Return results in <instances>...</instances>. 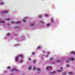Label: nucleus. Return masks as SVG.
I'll list each match as a JSON object with an SVG mask.
<instances>
[{
  "mask_svg": "<svg viewBox=\"0 0 75 75\" xmlns=\"http://www.w3.org/2000/svg\"><path fill=\"white\" fill-rule=\"evenodd\" d=\"M57 71L60 72H61V71L60 70H58Z\"/></svg>",
  "mask_w": 75,
  "mask_h": 75,
  "instance_id": "b1692460",
  "label": "nucleus"
},
{
  "mask_svg": "<svg viewBox=\"0 0 75 75\" xmlns=\"http://www.w3.org/2000/svg\"><path fill=\"white\" fill-rule=\"evenodd\" d=\"M50 74L51 75H52V74H56V72H55V71H54L53 72H50Z\"/></svg>",
  "mask_w": 75,
  "mask_h": 75,
  "instance_id": "20e7f679",
  "label": "nucleus"
},
{
  "mask_svg": "<svg viewBox=\"0 0 75 75\" xmlns=\"http://www.w3.org/2000/svg\"><path fill=\"white\" fill-rule=\"evenodd\" d=\"M18 57H16L15 58V60L16 61H18Z\"/></svg>",
  "mask_w": 75,
  "mask_h": 75,
  "instance_id": "9d476101",
  "label": "nucleus"
},
{
  "mask_svg": "<svg viewBox=\"0 0 75 75\" xmlns=\"http://www.w3.org/2000/svg\"><path fill=\"white\" fill-rule=\"evenodd\" d=\"M28 59H29V61H30L31 60V59L30 58H29Z\"/></svg>",
  "mask_w": 75,
  "mask_h": 75,
  "instance_id": "72a5a7b5",
  "label": "nucleus"
},
{
  "mask_svg": "<svg viewBox=\"0 0 75 75\" xmlns=\"http://www.w3.org/2000/svg\"><path fill=\"white\" fill-rule=\"evenodd\" d=\"M41 47L40 46H38V47L37 48L38 50H39V49H40Z\"/></svg>",
  "mask_w": 75,
  "mask_h": 75,
  "instance_id": "4468645a",
  "label": "nucleus"
},
{
  "mask_svg": "<svg viewBox=\"0 0 75 75\" xmlns=\"http://www.w3.org/2000/svg\"><path fill=\"white\" fill-rule=\"evenodd\" d=\"M37 70H38V71L37 72V73L39 74V73L41 72V69H40L39 68H38Z\"/></svg>",
  "mask_w": 75,
  "mask_h": 75,
  "instance_id": "7ed1b4c3",
  "label": "nucleus"
},
{
  "mask_svg": "<svg viewBox=\"0 0 75 75\" xmlns=\"http://www.w3.org/2000/svg\"><path fill=\"white\" fill-rule=\"evenodd\" d=\"M61 70H62V68H61Z\"/></svg>",
  "mask_w": 75,
  "mask_h": 75,
  "instance_id": "c9c22d12",
  "label": "nucleus"
},
{
  "mask_svg": "<svg viewBox=\"0 0 75 75\" xmlns=\"http://www.w3.org/2000/svg\"><path fill=\"white\" fill-rule=\"evenodd\" d=\"M20 62H23V60H20Z\"/></svg>",
  "mask_w": 75,
  "mask_h": 75,
  "instance_id": "c756f323",
  "label": "nucleus"
},
{
  "mask_svg": "<svg viewBox=\"0 0 75 75\" xmlns=\"http://www.w3.org/2000/svg\"><path fill=\"white\" fill-rule=\"evenodd\" d=\"M4 23V21H3L2 20H0V23Z\"/></svg>",
  "mask_w": 75,
  "mask_h": 75,
  "instance_id": "f3484780",
  "label": "nucleus"
},
{
  "mask_svg": "<svg viewBox=\"0 0 75 75\" xmlns=\"http://www.w3.org/2000/svg\"><path fill=\"white\" fill-rule=\"evenodd\" d=\"M33 70H37V68H36L35 67H33Z\"/></svg>",
  "mask_w": 75,
  "mask_h": 75,
  "instance_id": "f8f14e48",
  "label": "nucleus"
},
{
  "mask_svg": "<svg viewBox=\"0 0 75 75\" xmlns=\"http://www.w3.org/2000/svg\"><path fill=\"white\" fill-rule=\"evenodd\" d=\"M69 60H70V61H74V58H70L69 59Z\"/></svg>",
  "mask_w": 75,
  "mask_h": 75,
  "instance_id": "1a4fd4ad",
  "label": "nucleus"
},
{
  "mask_svg": "<svg viewBox=\"0 0 75 75\" xmlns=\"http://www.w3.org/2000/svg\"><path fill=\"white\" fill-rule=\"evenodd\" d=\"M68 74L71 75V74H72V73L71 72H68Z\"/></svg>",
  "mask_w": 75,
  "mask_h": 75,
  "instance_id": "412c9836",
  "label": "nucleus"
},
{
  "mask_svg": "<svg viewBox=\"0 0 75 75\" xmlns=\"http://www.w3.org/2000/svg\"><path fill=\"white\" fill-rule=\"evenodd\" d=\"M46 69H52V67H47Z\"/></svg>",
  "mask_w": 75,
  "mask_h": 75,
  "instance_id": "9b49d317",
  "label": "nucleus"
},
{
  "mask_svg": "<svg viewBox=\"0 0 75 75\" xmlns=\"http://www.w3.org/2000/svg\"><path fill=\"white\" fill-rule=\"evenodd\" d=\"M45 17H48V16H48V14H46L45 15Z\"/></svg>",
  "mask_w": 75,
  "mask_h": 75,
  "instance_id": "a211bd4d",
  "label": "nucleus"
},
{
  "mask_svg": "<svg viewBox=\"0 0 75 75\" xmlns=\"http://www.w3.org/2000/svg\"><path fill=\"white\" fill-rule=\"evenodd\" d=\"M7 35H10V33H8L7 34Z\"/></svg>",
  "mask_w": 75,
  "mask_h": 75,
  "instance_id": "2f4dec72",
  "label": "nucleus"
},
{
  "mask_svg": "<svg viewBox=\"0 0 75 75\" xmlns=\"http://www.w3.org/2000/svg\"><path fill=\"white\" fill-rule=\"evenodd\" d=\"M11 23H12V24H18L19 23H21L20 22H14L13 21H11Z\"/></svg>",
  "mask_w": 75,
  "mask_h": 75,
  "instance_id": "f257e3e1",
  "label": "nucleus"
},
{
  "mask_svg": "<svg viewBox=\"0 0 75 75\" xmlns=\"http://www.w3.org/2000/svg\"><path fill=\"white\" fill-rule=\"evenodd\" d=\"M8 69H9V68H10V67H7Z\"/></svg>",
  "mask_w": 75,
  "mask_h": 75,
  "instance_id": "c85d7f7f",
  "label": "nucleus"
},
{
  "mask_svg": "<svg viewBox=\"0 0 75 75\" xmlns=\"http://www.w3.org/2000/svg\"><path fill=\"white\" fill-rule=\"evenodd\" d=\"M51 25V24H47V26H50V25Z\"/></svg>",
  "mask_w": 75,
  "mask_h": 75,
  "instance_id": "2eb2a0df",
  "label": "nucleus"
},
{
  "mask_svg": "<svg viewBox=\"0 0 75 75\" xmlns=\"http://www.w3.org/2000/svg\"><path fill=\"white\" fill-rule=\"evenodd\" d=\"M31 66H29L28 68V69L29 70H30V69H31Z\"/></svg>",
  "mask_w": 75,
  "mask_h": 75,
  "instance_id": "ddd939ff",
  "label": "nucleus"
},
{
  "mask_svg": "<svg viewBox=\"0 0 75 75\" xmlns=\"http://www.w3.org/2000/svg\"><path fill=\"white\" fill-rule=\"evenodd\" d=\"M31 26H35V23H32L31 24Z\"/></svg>",
  "mask_w": 75,
  "mask_h": 75,
  "instance_id": "0eeeda50",
  "label": "nucleus"
},
{
  "mask_svg": "<svg viewBox=\"0 0 75 75\" xmlns=\"http://www.w3.org/2000/svg\"><path fill=\"white\" fill-rule=\"evenodd\" d=\"M66 67H69V65H67Z\"/></svg>",
  "mask_w": 75,
  "mask_h": 75,
  "instance_id": "473e14b6",
  "label": "nucleus"
},
{
  "mask_svg": "<svg viewBox=\"0 0 75 75\" xmlns=\"http://www.w3.org/2000/svg\"><path fill=\"white\" fill-rule=\"evenodd\" d=\"M38 17L39 18H41V16H38Z\"/></svg>",
  "mask_w": 75,
  "mask_h": 75,
  "instance_id": "a878e982",
  "label": "nucleus"
},
{
  "mask_svg": "<svg viewBox=\"0 0 75 75\" xmlns=\"http://www.w3.org/2000/svg\"><path fill=\"white\" fill-rule=\"evenodd\" d=\"M1 4H2V5H3L4 4V3L3 2L1 3Z\"/></svg>",
  "mask_w": 75,
  "mask_h": 75,
  "instance_id": "7c9ffc66",
  "label": "nucleus"
},
{
  "mask_svg": "<svg viewBox=\"0 0 75 75\" xmlns=\"http://www.w3.org/2000/svg\"><path fill=\"white\" fill-rule=\"evenodd\" d=\"M62 75H66V74H65V73L64 72L63 73H62Z\"/></svg>",
  "mask_w": 75,
  "mask_h": 75,
  "instance_id": "6ab92c4d",
  "label": "nucleus"
},
{
  "mask_svg": "<svg viewBox=\"0 0 75 75\" xmlns=\"http://www.w3.org/2000/svg\"><path fill=\"white\" fill-rule=\"evenodd\" d=\"M25 21V20H23V22H24V23Z\"/></svg>",
  "mask_w": 75,
  "mask_h": 75,
  "instance_id": "cd10ccee",
  "label": "nucleus"
},
{
  "mask_svg": "<svg viewBox=\"0 0 75 75\" xmlns=\"http://www.w3.org/2000/svg\"><path fill=\"white\" fill-rule=\"evenodd\" d=\"M42 24H44V22H43V21H41L40 22Z\"/></svg>",
  "mask_w": 75,
  "mask_h": 75,
  "instance_id": "5701e85b",
  "label": "nucleus"
},
{
  "mask_svg": "<svg viewBox=\"0 0 75 75\" xmlns=\"http://www.w3.org/2000/svg\"><path fill=\"white\" fill-rule=\"evenodd\" d=\"M2 13H8V11H2Z\"/></svg>",
  "mask_w": 75,
  "mask_h": 75,
  "instance_id": "39448f33",
  "label": "nucleus"
},
{
  "mask_svg": "<svg viewBox=\"0 0 75 75\" xmlns=\"http://www.w3.org/2000/svg\"><path fill=\"white\" fill-rule=\"evenodd\" d=\"M50 60H52V58H50Z\"/></svg>",
  "mask_w": 75,
  "mask_h": 75,
  "instance_id": "f704fd0d",
  "label": "nucleus"
},
{
  "mask_svg": "<svg viewBox=\"0 0 75 75\" xmlns=\"http://www.w3.org/2000/svg\"><path fill=\"white\" fill-rule=\"evenodd\" d=\"M36 61H37V60H35L33 61V63H35L36 62Z\"/></svg>",
  "mask_w": 75,
  "mask_h": 75,
  "instance_id": "dca6fc26",
  "label": "nucleus"
},
{
  "mask_svg": "<svg viewBox=\"0 0 75 75\" xmlns=\"http://www.w3.org/2000/svg\"><path fill=\"white\" fill-rule=\"evenodd\" d=\"M18 57H20V58H23V55L22 54H20L18 55Z\"/></svg>",
  "mask_w": 75,
  "mask_h": 75,
  "instance_id": "423d86ee",
  "label": "nucleus"
},
{
  "mask_svg": "<svg viewBox=\"0 0 75 75\" xmlns=\"http://www.w3.org/2000/svg\"><path fill=\"white\" fill-rule=\"evenodd\" d=\"M57 62H61V61H59V60H57Z\"/></svg>",
  "mask_w": 75,
  "mask_h": 75,
  "instance_id": "aec40b11",
  "label": "nucleus"
},
{
  "mask_svg": "<svg viewBox=\"0 0 75 75\" xmlns=\"http://www.w3.org/2000/svg\"><path fill=\"white\" fill-rule=\"evenodd\" d=\"M72 53L74 54V55H75V53L74 52H72Z\"/></svg>",
  "mask_w": 75,
  "mask_h": 75,
  "instance_id": "4be33fe9",
  "label": "nucleus"
},
{
  "mask_svg": "<svg viewBox=\"0 0 75 75\" xmlns=\"http://www.w3.org/2000/svg\"><path fill=\"white\" fill-rule=\"evenodd\" d=\"M32 55H34V52H32Z\"/></svg>",
  "mask_w": 75,
  "mask_h": 75,
  "instance_id": "bb28decb",
  "label": "nucleus"
},
{
  "mask_svg": "<svg viewBox=\"0 0 75 75\" xmlns=\"http://www.w3.org/2000/svg\"><path fill=\"white\" fill-rule=\"evenodd\" d=\"M47 57H48V55H47Z\"/></svg>",
  "mask_w": 75,
  "mask_h": 75,
  "instance_id": "e433bc0d",
  "label": "nucleus"
},
{
  "mask_svg": "<svg viewBox=\"0 0 75 75\" xmlns=\"http://www.w3.org/2000/svg\"><path fill=\"white\" fill-rule=\"evenodd\" d=\"M10 20V18H5L4 21H8V20Z\"/></svg>",
  "mask_w": 75,
  "mask_h": 75,
  "instance_id": "6e6552de",
  "label": "nucleus"
},
{
  "mask_svg": "<svg viewBox=\"0 0 75 75\" xmlns=\"http://www.w3.org/2000/svg\"><path fill=\"white\" fill-rule=\"evenodd\" d=\"M11 72H13V71H17L18 72H20V71L17 70V69H13V70H11Z\"/></svg>",
  "mask_w": 75,
  "mask_h": 75,
  "instance_id": "f03ea898",
  "label": "nucleus"
},
{
  "mask_svg": "<svg viewBox=\"0 0 75 75\" xmlns=\"http://www.w3.org/2000/svg\"><path fill=\"white\" fill-rule=\"evenodd\" d=\"M51 22H52V23L53 22V20L52 19H51Z\"/></svg>",
  "mask_w": 75,
  "mask_h": 75,
  "instance_id": "393cba45",
  "label": "nucleus"
}]
</instances>
